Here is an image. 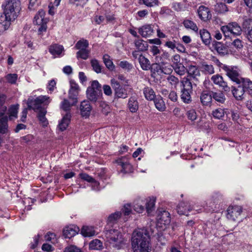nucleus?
Returning a JSON list of instances; mask_svg holds the SVG:
<instances>
[{
  "label": "nucleus",
  "mask_w": 252,
  "mask_h": 252,
  "mask_svg": "<svg viewBox=\"0 0 252 252\" xmlns=\"http://www.w3.org/2000/svg\"><path fill=\"white\" fill-rule=\"evenodd\" d=\"M131 241L134 252H149V236L146 229L135 230L133 232Z\"/></svg>",
  "instance_id": "1"
},
{
  "label": "nucleus",
  "mask_w": 252,
  "mask_h": 252,
  "mask_svg": "<svg viewBox=\"0 0 252 252\" xmlns=\"http://www.w3.org/2000/svg\"><path fill=\"white\" fill-rule=\"evenodd\" d=\"M237 87H232V93L237 100H244L246 95V92L249 94H252V81L250 79L246 78L245 80L236 83Z\"/></svg>",
  "instance_id": "2"
},
{
  "label": "nucleus",
  "mask_w": 252,
  "mask_h": 252,
  "mask_svg": "<svg viewBox=\"0 0 252 252\" xmlns=\"http://www.w3.org/2000/svg\"><path fill=\"white\" fill-rule=\"evenodd\" d=\"M3 6V14L5 20L9 21L15 20L19 16L21 9L20 0H8Z\"/></svg>",
  "instance_id": "3"
},
{
  "label": "nucleus",
  "mask_w": 252,
  "mask_h": 252,
  "mask_svg": "<svg viewBox=\"0 0 252 252\" xmlns=\"http://www.w3.org/2000/svg\"><path fill=\"white\" fill-rule=\"evenodd\" d=\"M106 235L107 241L113 248L120 250L125 244V239L118 230L115 229L109 230Z\"/></svg>",
  "instance_id": "4"
},
{
  "label": "nucleus",
  "mask_w": 252,
  "mask_h": 252,
  "mask_svg": "<svg viewBox=\"0 0 252 252\" xmlns=\"http://www.w3.org/2000/svg\"><path fill=\"white\" fill-rule=\"evenodd\" d=\"M181 98L185 103L191 102L190 94L192 92V85L189 78L184 77L181 81Z\"/></svg>",
  "instance_id": "5"
},
{
  "label": "nucleus",
  "mask_w": 252,
  "mask_h": 252,
  "mask_svg": "<svg viewBox=\"0 0 252 252\" xmlns=\"http://www.w3.org/2000/svg\"><path fill=\"white\" fill-rule=\"evenodd\" d=\"M50 102V97L46 95H40L33 99L29 97L27 101V105L29 109H32L34 110H40L43 109L41 105H48Z\"/></svg>",
  "instance_id": "6"
},
{
  "label": "nucleus",
  "mask_w": 252,
  "mask_h": 252,
  "mask_svg": "<svg viewBox=\"0 0 252 252\" xmlns=\"http://www.w3.org/2000/svg\"><path fill=\"white\" fill-rule=\"evenodd\" d=\"M221 30L225 37L239 36L242 32V29L236 22H231L221 27Z\"/></svg>",
  "instance_id": "7"
},
{
  "label": "nucleus",
  "mask_w": 252,
  "mask_h": 252,
  "mask_svg": "<svg viewBox=\"0 0 252 252\" xmlns=\"http://www.w3.org/2000/svg\"><path fill=\"white\" fill-rule=\"evenodd\" d=\"M222 69L226 72L227 76L233 82L237 83L246 79V78L241 77L239 69L236 66L223 65Z\"/></svg>",
  "instance_id": "8"
},
{
  "label": "nucleus",
  "mask_w": 252,
  "mask_h": 252,
  "mask_svg": "<svg viewBox=\"0 0 252 252\" xmlns=\"http://www.w3.org/2000/svg\"><path fill=\"white\" fill-rule=\"evenodd\" d=\"M111 85L114 91L115 98H126L128 96L127 91L121 86L120 83L115 79L111 80Z\"/></svg>",
  "instance_id": "9"
},
{
  "label": "nucleus",
  "mask_w": 252,
  "mask_h": 252,
  "mask_svg": "<svg viewBox=\"0 0 252 252\" xmlns=\"http://www.w3.org/2000/svg\"><path fill=\"white\" fill-rule=\"evenodd\" d=\"M44 16L45 12L43 10H41L34 18V24L39 26L38 29L39 34H41L42 32H45L47 29V21L44 19Z\"/></svg>",
  "instance_id": "10"
},
{
  "label": "nucleus",
  "mask_w": 252,
  "mask_h": 252,
  "mask_svg": "<svg viewBox=\"0 0 252 252\" xmlns=\"http://www.w3.org/2000/svg\"><path fill=\"white\" fill-rule=\"evenodd\" d=\"M7 108L3 105H0V133H4L7 130V116L5 115Z\"/></svg>",
  "instance_id": "11"
},
{
  "label": "nucleus",
  "mask_w": 252,
  "mask_h": 252,
  "mask_svg": "<svg viewBox=\"0 0 252 252\" xmlns=\"http://www.w3.org/2000/svg\"><path fill=\"white\" fill-rule=\"evenodd\" d=\"M79 91L78 85L74 81H70V89L68 92L69 99L72 100L73 103H76L77 102V96Z\"/></svg>",
  "instance_id": "12"
},
{
  "label": "nucleus",
  "mask_w": 252,
  "mask_h": 252,
  "mask_svg": "<svg viewBox=\"0 0 252 252\" xmlns=\"http://www.w3.org/2000/svg\"><path fill=\"white\" fill-rule=\"evenodd\" d=\"M227 211V219L232 220H235L242 212V207L239 206H229Z\"/></svg>",
  "instance_id": "13"
},
{
  "label": "nucleus",
  "mask_w": 252,
  "mask_h": 252,
  "mask_svg": "<svg viewBox=\"0 0 252 252\" xmlns=\"http://www.w3.org/2000/svg\"><path fill=\"white\" fill-rule=\"evenodd\" d=\"M116 162L122 167V170L124 172L129 173L132 172V166L126 157H123L118 159Z\"/></svg>",
  "instance_id": "14"
},
{
  "label": "nucleus",
  "mask_w": 252,
  "mask_h": 252,
  "mask_svg": "<svg viewBox=\"0 0 252 252\" xmlns=\"http://www.w3.org/2000/svg\"><path fill=\"white\" fill-rule=\"evenodd\" d=\"M188 76L191 79H193L196 82L199 81V78L201 76L200 70L195 65H190L187 68Z\"/></svg>",
  "instance_id": "15"
},
{
  "label": "nucleus",
  "mask_w": 252,
  "mask_h": 252,
  "mask_svg": "<svg viewBox=\"0 0 252 252\" xmlns=\"http://www.w3.org/2000/svg\"><path fill=\"white\" fill-rule=\"evenodd\" d=\"M199 18L203 21L209 20L212 17V15L209 8L205 6H200L197 10Z\"/></svg>",
  "instance_id": "16"
},
{
  "label": "nucleus",
  "mask_w": 252,
  "mask_h": 252,
  "mask_svg": "<svg viewBox=\"0 0 252 252\" xmlns=\"http://www.w3.org/2000/svg\"><path fill=\"white\" fill-rule=\"evenodd\" d=\"M79 231V228L76 226L72 225L65 227L63 230V236L66 238H71L74 236Z\"/></svg>",
  "instance_id": "17"
},
{
  "label": "nucleus",
  "mask_w": 252,
  "mask_h": 252,
  "mask_svg": "<svg viewBox=\"0 0 252 252\" xmlns=\"http://www.w3.org/2000/svg\"><path fill=\"white\" fill-rule=\"evenodd\" d=\"M177 212L179 215H189V213L192 210V207L188 202H180L177 206Z\"/></svg>",
  "instance_id": "18"
},
{
  "label": "nucleus",
  "mask_w": 252,
  "mask_h": 252,
  "mask_svg": "<svg viewBox=\"0 0 252 252\" xmlns=\"http://www.w3.org/2000/svg\"><path fill=\"white\" fill-rule=\"evenodd\" d=\"M211 80L214 84L221 87L224 91H229V87L228 86L227 83L223 81L222 77L219 74L213 75L211 77Z\"/></svg>",
  "instance_id": "19"
},
{
  "label": "nucleus",
  "mask_w": 252,
  "mask_h": 252,
  "mask_svg": "<svg viewBox=\"0 0 252 252\" xmlns=\"http://www.w3.org/2000/svg\"><path fill=\"white\" fill-rule=\"evenodd\" d=\"M92 109V106L88 101L84 100L81 102L80 110L81 114L83 117H88L90 114Z\"/></svg>",
  "instance_id": "20"
},
{
  "label": "nucleus",
  "mask_w": 252,
  "mask_h": 252,
  "mask_svg": "<svg viewBox=\"0 0 252 252\" xmlns=\"http://www.w3.org/2000/svg\"><path fill=\"white\" fill-rule=\"evenodd\" d=\"M139 34L143 37H149L154 33V30L151 25H145L138 29Z\"/></svg>",
  "instance_id": "21"
},
{
  "label": "nucleus",
  "mask_w": 252,
  "mask_h": 252,
  "mask_svg": "<svg viewBox=\"0 0 252 252\" xmlns=\"http://www.w3.org/2000/svg\"><path fill=\"white\" fill-rule=\"evenodd\" d=\"M71 114L70 112H67L63 116L62 120L60 122L58 127L61 131H64L66 129L70 122Z\"/></svg>",
  "instance_id": "22"
},
{
  "label": "nucleus",
  "mask_w": 252,
  "mask_h": 252,
  "mask_svg": "<svg viewBox=\"0 0 252 252\" xmlns=\"http://www.w3.org/2000/svg\"><path fill=\"white\" fill-rule=\"evenodd\" d=\"M127 107L131 113H135L137 111L139 108V103L135 97L131 96L129 98Z\"/></svg>",
  "instance_id": "23"
},
{
  "label": "nucleus",
  "mask_w": 252,
  "mask_h": 252,
  "mask_svg": "<svg viewBox=\"0 0 252 252\" xmlns=\"http://www.w3.org/2000/svg\"><path fill=\"white\" fill-rule=\"evenodd\" d=\"M86 93L88 99L93 102H96L101 94V92L95 91L92 88H88Z\"/></svg>",
  "instance_id": "24"
},
{
  "label": "nucleus",
  "mask_w": 252,
  "mask_h": 252,
  "mask_svg": "<svg viewBox=\"0 0 252 252\" xmlns=\"http://www.w3.org/2000/svg\"><path fill=\"white\" fill-rule=\"evenodd\" d=\"M158 219L159 223L167 225L170 222V214L166 211L161 212L158 216Z\"/></svg>",
  "instance_id": "25"
},
{
  "label": "nucleus",
  "mask_w": 252,
  "mask_h": 252,
  "mask_svg": "<svg viewBox=\"0 0 252 252\" xmlns=\"http://www.w3.org/2000/svg\"><path fill=\"white\" fill-rule=\"evenodd\" d=\"M212 92L209 93L207 91H203L200 95V101L202 105H209L212 101Z\"/></svg>",
  "instance_id": "26"
},
{
  "label": "nucleus",
  "mask_w": 252,
  "mask_h": 252,
  "mask_svg": "<svg viewBox=\"0 0 252 252\" xmlns=\"http://www.w3.org/2000/svg\"><path fill=\"white\" fill-rule=\"evenodd\" d=\"M229 114V110L227 109H223L220 108L215 109L212 113L213 116L218 119H221L225 115L227 116Z\"/></svg>",
  "instance_id": "27"
},
{
  "label": "nucleus",
  "mask_w": 252,
  "mask_h": 252,
  "mask_svg": "<svg viewBox=\"0 0 252 252\" xmlns=\"http://www.w3.org/2000/svg\"><path fill=\"white\" fill-rule=\"evenodd\" d=\"M153 100L154 101L155 105L158 110L160 111L165 110L166 108L165 104L162 98L160 96H156Z\"/></svg>",
  "instance_id": "28"
},
{
  "label": "nucleus",
  "mask_w": 252,
  "mask_h": 252,
  "mask_svg": "<svg viewBox=\"0 0 252 252\" xmlns=\"http://www.w3.org/2000/svg\"><path fill=\"white\" fill-rule=\"evenodd\" d=\"M145 97L148 100H153L156 97V94L153 89L150 87H145L143 89Z\"/></svg>",
  "instance_id": "29"
},
{
  "label": "nucleus",
  "mask_w": 252,
  "mask_h": 252,
  "mask_svg": "<svg viewBox=\"0 0 252 252\" xmlns=\"http://www.w3.org/2000/svg\"><path fill=\"white\" fill-rule=\"evenodd\" d=\"M214 46L220 55L223 56L227 54V48L221 42H217L214 44Z\"/></svg>",
  "instance_id": "30"
},
{
  "label": "nucleus",
  "mask_w": 252,
  "mask_h": 252,
  "mask_svg": "<svg viewBox=\"0 0 252 252\" xmlns=\"http://www.w3.org/2000/svg\"><path fill=\"white\" fill-rule=\"evenodd\" d=\"M49 50L53 55H59L63 50V47L62 45L54 44L50 46Z\"/></svg>",
  "instance_id": "31"
},
{
  "label": "nucleus",
  "mask_w": 252,
  "mask_h": 252,
  "mask_svg": "<svg viewBox=\"0 0 252 252\" xmlns=\"http://www.w3.org/2000/svg\"><path fill=\"white\" fill-rule=\"evenodd\" d=\"M138 62L143 70H148L150 69V62L149 60L144 56L139 57Z\"/></svg>",
  "instance_id": "32"
},
{
  "label": "nucleus",
  "mask_w": 252,
  "mask_h": 252,
  "mask_svg": "<svg viewBox=\"0 0 252 252\" xmlns=\"http://www.w3.org/2000/svg\"><path fill=\"white\" fill-rule=\"evenodd\" d=\"M170 54L166 51L163 52L161 55L159 54L158 57H156L157 63H161L164 64L166 61L170 60Z\"/></svg>",
  "instance_id": "33"
},
{
  "label": "nucleus",
  "mask_w": 252,
  "mask_h": 252,
  "mask_svg": "<svg viewBox=\"0 0 252 252\" xmlns=\"http://www.w3.org/2000/svg\"><path fill=\"white\" fill-rule=\"evenodd\" d=\"M81 233L85 237H91L94 235L95 231L92 226H84L81 229Z\"/></svg>",
  "instance_id": "34"
},
{
  "label": "nucleus",
  "mask_w": 252,
  "mask_h": 252,
  "mask_svg": "<svg viewBox=\"0 0 252 252\" xmlns=\"http://www.w3.org/2000/svg\"><path fill=\"white\" fill-rule=\"evenodd\" d=\"M200 37L203 42L206 44H209L211 39L210 33L206 30L203 29L200 31Z\"/></svg>",
  "instance_id": "35"
},
{
  "label": "nucleus",
  "mask_w": 252,
  "mask_h": 252,
  "mask_svg": "<svg viewBox=\"0 0 252 252\" xmlns=\"http://www.w3.org/2000/svg\"><path fill=\"white\" fill-rule=\"evenodd\" d=\"M211 96L212 98H213L215 101L220 103H223L226 99L224 94L220 92H212Z\"/></svg>",
  "instance_id": "36"
},
{
  "label": "nucleus",
  "mask_w": 252,
  "mask_h": 252,
  "mask_svg": "<svg viewBox=\"0 0 252 252\" xmlns=\"http://www.w3.org/2000/svg\"><path fill=\"white\" fill-rule=\"evenodd\" d=\"M10 25V21H7L2 16L0 18V34H1L4 31L7 30Z\"/></svg>",
  "instance_id": "37"
},
{
  "label": "nucleus",
  "mask_w": 252,
  "mask_h": 252,
  "mask_svg": "<svg viewBox=\"0 0 252 252\" xmlns=\"http://www.w3.org/2000/svg\"><path fill=\"white\" fill-rule=\"evenodd\" d=\"M200 69L206 74H212L215 72L213 66L206 63H203L201 64Z\"/></svg>",
  "instance_id": "38"
},
{
  "label": "nucleus",
  "mask_w": 252,
  "mask_h": 252,
  "mask_svg": "<svg viewBox=\"0 0 252 252\" xmlns=\"http://www.w3.org/2000/svg\"><path fill=\"white\" fill-rule=\"evenodd\" d=\"M184 27L188 29H190L194 32H197L198 30L196 24L189 19H185L183 23Z\"/></svg>",
  "instance_id": "39"
},
{
  "label": "nucleus",
  "mask_w": 252,
  "mask_h": 252,
  "mask_svg": "<svg viewBox=\"0 0 252 252\" xmlns=\"http://www.w3.org/2000/svg\"><path fill=\"white\" fill-rule=\"evenodd\" d=\"M134 44L139 51H145L148 48V44L143 40H136L134 42Z\"/></svg>",
  "instance_id": "40"
},
{
  "label": "nucleus",
  "mask_w": 252,
  "mask_h": 252,
  "mask_svg": "<svg viewBox=\"0 0 252 252\" xmlns=\"http://www.w3.org/2000/svg\"><path fill=\"white\" fill-rule=\"evenodd\" d=\"M103 61L106 67L109 70H113L115 68V66L108 55L105 54L103 56Z\"/></svg>",
  "instance_id": "41"
},
{
  "label": "nucleus",
  "mask_w": 252,
  "mask_h": 252,
  "mask_svg": "<svg viewBox=\"0 0 252 252\" xmlns=\"http://www.w3.org/2000/svg\"><path fill=\"white\" fill-rule=\"evenodd\" d=\"M76 103H72V100L70 99V101L67 99H64L61 103V108L63 110L67 112H69V110L71 106L75 105Z\"/></svg>",
  "instance_id": "42"
},
{
  "label": "nucleus",
  "mask_w": 252,
  "mask_h": 252,
  "mask_svg": "<svg viewBox=\"0 0 252 252\" xmlns=\"http://www.w3.org/2000/svg\"><path fill=\"white\" fill-rule=\"evenodd\" d=\"M89 248L92 250H100L102 248V243L99 240L94 239L90 243Z\"/></svg>",
  "instance_id": "43"
},
{
  "label": "nucleus",
  "mask_w": 252,
  "mask_h": 252,
  "mask_svg": "<svg viewBox=\"0 0 252 252\" xmlns=\"http://www.w3.org/2000/svg\"><path fill=\"white\" fill-rule=\"evenodd\" d=\"M171 66L177 74L182 76L185 74L186 69L182 63Z\"/></svg>",
  "instance_id": "44"
},
{
  "label": "nucleus",
  "mask_w": 252,
  "mask_h": 252,
  "mask_svg": "<svg viewBox=\"0 0 252 252\" xmlns=\"http://www.w3.org/2000/svg\"><path fill=\"white\" fill-rule=\"evenodd\" d=\"M46 113V111L45 109H40L38 115L39 120L44 126H46L48 124L47 119L45 117Z\"/></svg>",
  "instance_id": "45"
},
{
  "label": "nucleus",
  "mask_w": 252,
  "mask_h": 252,
  "mask_svg": "<svg viewBox=\"0 0 252 252\" xmlns=\"http://www.w3.org/2000/svg\"><path fill=\"white\" fill-rule=\"evenodd\" d=\"M89 46V42L87 40L82 39L79 40L75 45V48L78 50H85Z\"/></svg>",
  "instance_id": "46"
},
{
  "label": "nucleus",
  "mask_w": 252,
  "mask_h": 252,
  "mask_svg": "<svg viewBox=\"0 0 252 252\" xmlns=\"http://www.w3.org/2000/svg\"><path fill=\"white\" fill-rule=\"evenodd\" d=\"M156 199L154 197L150 198L146 202V210L148 214L151 213L155 207Z\"/></svg>",
  "instance_id": "47"
},
{
  "label": "nucleus",
  "mask_w": 252,
  "mask_h": 252,
  "mask_svg": "<svg viewBox=\"0 0 252 252\" xmlns=\"http://www.w3.org/2000/svg\"><path fill=\"white\" fill-rule=\"evenodd\" d=\"M90 51L88 49L79 50L76 53L77 58H81L83 60H87L89 58Z\"/></svg>",
  "instance_id": "48"
},
{
  "label": "nucleus",
  "mask_w": 252,
  "mask_h": 252,
  "mask_svg": "<svg viewBox=\"0 0 252 252\" xmlns=\"http://www.w3.org/2000/svg\"><path fill=\"white\" fill-rule=\"evenodd\" d=\"M216 11L220 13H224L228 11V8L224 3H218L215 5Z\"/></svg>",
  "instance_id": "49"
},
{
  "label": "nucleus",
  "mask_w": 252,
  "mask_h": 252,
  "mask_svg": "<svg viewBox=\"0 0 252 252\" xmlns=\"http://www.w3.org/2000/svg\"><path fill=\"white\" fill-rule=\"evenodd\" d=\"M91 64L93 70L97 73L101 72V67L98 61L96 59H93L91 61Z\"/></svg>",
  "instance_id": "50"
},
{
  "label": "nucleus",
  "mask_w": 252,
  "mask_h": 252,
  "mask_svg": "<svg viewBox=\"0 0 252 252\" xmlns=\"http://www.w3.org/2000/svg\"><path fill=\"white\" fill-rule=\"evenodd\" d=\"M118 65L122 68L127 71H130L133 68L132 64L126 61H121Z\"/></svg>",
  "instance_id": "51"
},
{
  "label": "nucleus",
  "mask_w": 252,
  "mask_h": 252,
  "mask_svg": "<svg viewBox=\"0 0 252 252\" xmlns=\"http://www.w3.org/2000/svg\"><path fill=\"white\" fill-rule=\"evenodd\" d=\"M19 105H12L11 106L9 109V119H12L13 118H17L18 110Z\"/></svg>",
  "instance_id": "52"
},
{
  "label": "nucleus",
  "mask_w": 252,
  "mask_h": 252,
  "mask_svg": "<svg viewBox=\"0 0 252 252\" xmlns=\"http://www.w3.org/2000/svg\"><path fill=\"white\" fill-rule=\"evenodd\" d=\"M80 177L85 180L86 181L89 183H93L95 185H97L98 183L95 181V180L92 178L91 176H89L88 174L86 173H81L79 175Z\"/></svg>",
  "instance_id": "53"
},
{
  "label": "nucleus",
  "mask_w": 252,
  "mask_h": 252,
  "mask_svg": "<svg viewBox=\"0 0 252 252\" xmlns=\"http://www.w3.org/2000/svg\"><path fill=\"white\" fill-rule=\"evenodd\" d=\"M186 114L188 118L191 121H194L197 119V114L195 110L194 109L188 110Z\"/></svg>",
  "instance_id": "54"
},
{
  "label": "nucleus",
  "mask_w": 252,
  "mask_h": 252,
  "mask_svg": "<svg viewBox=\"0 0 252 252\" xmlns=\"http://www.w3.org/2000/svg\"><path fill=\"white\" fill-rule=\"evenodd\" d=\"M18 76L16 74H8L5 76V78L10 84H15L17 79Z\"/></svg>",
  "instance_id": "55"
},
{
  "label": "nucleus",
  "mask_w": 252,
  "mask_h": 252,
  "mask_svg": "<svg viewBox=\"0 0 252 252\" xmlns=\"http://www.w3.org/2000/svg\"><path fill=\"white\" fill-rule=\"evenodd\" d=\"M121 213L119 212H115L114 214L110 215L108 218V221L109 222L113 223L121 217Z\"/></svg>",
  "instance_id": "56"
},
{
  "label": "nucleus",
  "mask_w": 252,
  "mask_h": 252,
  "mask_svg": "<svg viewBox=\"0 0 252 252\" xmlns=\"http://www.w3.org/2000/svg\"><path fill=\"white\" fill-rule=\"evenodd\" d=\"M167 80L170 84L175 87H176L179 82L178 78L173 75L169 76Z\"/></svg>",
  "instance_id": "57"
},
{
  "label": "nucleus",
  "mask_w": 252,
  "mask_h": 252,
  "mask_svg": "<svg viewBox=\"0 0 252 252\" xmlns=\"http://www.w3.org/2000/svg\"><path fill=\"white\" fill-rule=\"evenodd\" d=\"M46 241L55 243L56 241V235L53 233L48 232L45 236Z\"/></svg>",
  "instance_id": "58"
},
{
  "label": "nucleus",
  "mask_w": 252,
  "mask_h": 252,
  "mask_svg": "<svg viewBox=\"0 0 252 252\" xmlns=\"http://www.w3.org/2000/svg\"><path fill=\"white\" fill-rule=\"evenodd\" d=\"M231 45L238 50L242 49L243 46L242 41L238 38L234 39Z\"/></svg>",
  "instance_id": "59"
},
{
  "label": "nucleus",
  "mask_w": 252,
  "mask_h": 252,
  "mask_svg": "<svg viewBox=\"0 0 252 252\" xmlns=\"http://www.w3.org/2000/svg\"><path fill=\"white\" fill-rule=\"evenodd\" d=\"M143 3L148 7H153L158 4V0H143Z\"/></svg>",
  "instance_id": "60"
},
{
  "label": "nucleus",
  "mask_w": 252,
  "mask_h": 252,
  "mask_svg": "<svg viewBox=\"0 0 252 252\" xmlns=\"http://www.w3.org/2000/svg\"><path fill=\"white\" fill-rule=\"evenodd\" d=\"M151 52L152 55L155 57V61H156V57H158L160 54V50L158 47L156 46H152L151 48Z\"/></svg>",
  "instance_id": "61"
},
{
  "label": "nucleus",
  "mask_w": 252,
  "mask_h": 252,
  "mask_svg": "<svg viewBox=\"0 0 252 252\" xmlns=\"http://www.w3.org/2000/svg\"><path fill=\"white\" fill-rule=\"evenodd\" d=\"M101 85L96 80H94L92 82L91 86L88 88H92L93 90H95V91L101 92Z\"/></svg>",
  "instance_id": "62"
},
{
  "label": "nucleus",
  "mask_w": 252,
  "mask_h": 252,
  "mask_svg": "<svg viewBox=\"0 0 252 252\" xmlns=\"http://www.w3.org/2000/svg\"><path fill=\"white\" fill-rule=\"evenodd\" d=\"M212 199L214 203H218L222 199V195L219 193H214L212 196Z\"/></svg>",
  "instance_id": "63"
},
{
  "label": "nucleus",
  "mask_w": 252,
  "mask_h": 252,
  "mask_svg": "<svg viewBox=\"0 0 252 252\" xmlns=\"http://www.w3.org/2000/svg\"><path fill=\"white\" fill-rule=\"evenodd\" d=\"M64 252H81V251L77 247L71 245L66 248Z\"/></svg>",
  "instance_id": "64"
}]
</instances>
